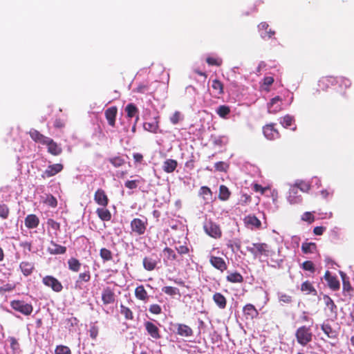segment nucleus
Masks as SVG:
<instances>
[{
    "label": "nucleus",
    "instance_id": "obj_19",
    "mask_svg": "<svg viewBox=\"0 0 354 354\" xmlns=\"http://www.w3.org/2000/svg\"><path fill=\"white\" fill-rule=\"evenodd\" d=\"M281 109V99L279 96L273 97L268 104L269 113H276Z\"/></svg>",
    "mask_w": 354,
    "mask_h": 354
},
{
    "label": "nucleus",
    "instance_id": "obj_13",
    "mask_svg": "<svg viewBox=\"0 0 354 354\" xmlns=\"http://www.w3.org/2000/svg\"><path fill=\"white\" fill-rule=\"evenodd\" d=\"M63 169V165L62 164H53L49 165L46 169L42 173L41 176L43 178L52 177Z\"/></svg>",
    "mask_w": 354,
    "mask_h": 354
},
{
    "label": "nucleus",
    "instance_id": "obj_22",
    "mask_svg": "<svg viewBox=\"0 0 354 354\" xmlns=\"http://www.w3.org/2000/svg\"><path fill=\"white\" fill-rule=\"evenodd\" d=\"M324 279L327 281L328 286L333 290L339 288V282L336 277L332 276L329 271H326L324 274Z\"/></svg>",
    "mask_w": 354,
    "mask_h": 354
},
{
    "label": "nucleus",
    "instance_id": "obj_53",
    "mask_svg": "<svg viewBox=\"0 0 354 354\" xmlns=\"http://www.w3.org/2000/svg\"><path fill=\"white\" fill-rule=\"evenodd\" d=\"M109 161L115 167H121L124 164V160L120 156H114L109 158Z\"/></svg>",
    "mask_w": 354,
    "mask_h": 354
},
{
    "label": "nucleus",
    "instance_id": "obj_32",
    "mask_svg": "<svg viewBox=\"0 0 354 354\" xmlns=\"http://www.w3.org/2000/svg\"><path fill=\"white\" fill-rule=\"evenodd\" d=\"M213 300L217 306L221 309H224L226 307L227 300L225 297L220 292H216L213 295Z\"/></svg>",
    "mask_w": 354,
    "mask_h": 354
},
{
    "label": "nucleus",
    "instance_id": "obj_40",
    "mask_svg": "<svg viewBox=\"0 0 354 354\" xmlns=\"http://www.w3.org/2000/svg\"><path fill=\"white\" fill-rule=\"evenodd\" d=\"M162 292H164L165 294L171 296V297H174L176 295H178L179 297H180V290L178 288H176V287L164 286L162 288Z\"/></svg>",
    "mask_w": 354,
    "mask_h": 354
},
{
    "label": "nucleus",
    "instance_id": "obj_57",
    "mask_svg": "<svg viewBox=\"0 0 354 354\" xmlns=\"http://www.w3.org/2000/svg\"><path fill=\"white\" fill-rule=\"evenodd\" d=\"M55 354H71V349L64 345H59L57 346L55 350Z\"/></svg>",
    "mask_w": 354,
    "mask_h": 354
},
{
    "label": "nucleus",
    "instance_id": "obj_11",
    "mask_svg": "<svg viewBox=\"0 0 354 354\" xmlns=\"http://www.w3.org/2000/svg\"><path fill=\"white\" fill-rule=\"evenodd\" d=\"M337 77L325 76L320 78L318 82V86L321 89L326 90L330 86L337 84Z\"/></svg>",
    "mask_w": 354,
    "mask_h": 354
},
{
    "label": "nucleus",
    "instance_id": "obj_33",
    "mask_svg": "<svg viewBox=\"0 0 354 354\" xmlns=\"http://www.w3.org/2000/svg\"><path fill=\"white\" fill-rule=\"evenodd\" d=\"M301 251L304 254H313L317 252V245L313 242H304L301 245Z\"/></svg>",
    "mask_w": 354,
    "mask_h": 354
},
{
    "label": "nucleus",
    "instance_id": "obj_52",
    "mask_svg": "<svg viewBox=\"0 0 354 354\" xmlns=\"http://www.w3.org/2000/svg\"><path fill=\"white\" fill-rule=\"evenodd\" d=\"M313 213L314 212H304L301 216V221L306 222L309 224L313 223L315 220V217Z\"/></svg>",
    "mask_w": 354,
    "mask_h": 354
},
{
    "label": "nucleus",
    "instance_id": "obj_1",
    "mask_svg": "<svg viewBox=\"0 0 354 354\" xmlns=\"http://www.w3.org/2000/svg\"><path fill=\"white\" fill-rule=\"evenodd\" d=\"M247 250L250 252L254 259H259L260 261L262 257L270 258L272 267L279 266L282 260L275 259V252L271 249L270 246L265 243H252L246 247Z\"/></svg>",
    "mask_w": 354,
    "mask_h": 354
},
{
    "label": "nucleus",
    "instance_id": "obj_36",
    "mask_svg": "<svg viewBox=\"0 0 354 354\" xmlns=\"http://www.w3.org/2000/svg\"><path fill=\"white\" fill-rule=\"evenodd\" d=\"M47 225L48 232L50 233V230H52L55 236H57V232L60 229V224L52 218H48L47 220Z\"/></svg>",
    "mask_w": 354,
    "mask_h": 354
},
{
    "label": "nucleus",
    "instance_id": "obj_23",
    "mask_svg": "<svg viewBox=\"0 0 354 354\" xmlns=\"http://www.w3.org/2000/svg\"><path fill=\"white\" fill-rule=\"evenodd\" d=\"M25 225L28 229L36 228L39 224V219L35 214H28L25 218Z\"/></svg>",
    "mask_w": 354,
    "mask_h": 354
},
{
    "label": "nucleus",
    "instance_id": "obj_31",
    "mask_svg": "<svg viewBox=\"0 0 354 354\" xmlns=\"http://www.w3.org/2000/svg\"><path fill=\"white\" fill-rule=\"evenodd\" d=\"M98 217L103 221H109L111 218V214L106 207H102L96 209Z\"/></svg>",
    "mask_w": 354,
    "mask_h": 354
},
{
    "label": "nucleus",
    "instance_id": "obj_39",
    "mask_svg": "<svg viewBox=\"0 0 354 354\" xmlns=\"http://www.w3.org/2000/svg\"><path fill=\"white\" fill-rule=\"evenodd\" d=\"M68 268L73 272H78L80 270L81 263L75 258H71L68 261Z\"/></svg>",
    "mask_w": 354,
    "mask_h": 354
},
{
    "label": "nucleus",
    "instance_id": "obj_7",
    "mask_svg": "<svg viewBox=\"0 0 354 354\" xmlns=\"http://www.w3.org/2000/svg\"><path fill=\"white\" fill-rule=\"evenodd\" d=\"M42 282L45 286L51 288L53 290L57 292H61L63 288L62 283L53 276L48 275L44 277Z\"/></svg>",
    "mask_w": 354,
    "mask_h": 354
},
{
    "label": "nucleus",
    "instance_id": "obj_38",
    "mask_svg": "<svg viewBox=\"0 0 354 354\" xmlns=\"http://www.w3.org/2000/svg\"><path fill=\"white\" fill-rule=\"evenodd\" d=\"M216 113L222 118H227L230 113V109L228 106L221 105L216 109Z\"/></svg>",
    "mask_w": 354,
    "mask_h": 354
},
{
    "label": "nucleus",
    "instance_id": "obj_8",
    "mask_svg": "<svg viewBox=\"0 0 354 354\" xmlns=\"http://www.w3.org/2000/svg\"><path fill=\"white\" fill-rule=\"evenodd\" d=\"M258 30L261 37L265 40L271 39L275 35V31L269 28L268 24L265 21L258 25Z\"/></svg>",
    "mask_w": 354,
    "mask_h": 354
},
{
    "label": "nucleus",
    "instance_id": "obj_6",
    "mask_svg": "<svg viewBox=\"0 0 354 354\" xmlns=\"http://www.w3.org/2000/svg\"><path fill=\"white\" fill-rule=\"evenodd\" d=\"M131 229L136 235H142L147 229V221L138 218H133L131 222Z\"/></svg>",
    "mask_w": 354,
    "mask_h": 354
},
{
    "label": "nucleus",
    "instance_id": "obj_14",
    "mask_svg": "<svg viewBox=\"0 0 354 354\" xmlns=\"http://www.w3.org/2000/svg\"><path fill=\"white\" fill-rule=\"evenodd\" d=\"M209 263L214 268L218 270L221 272H224L227 269V264L221 257L210 256Z\"/></svg>",
    "mask_w": 354,
    "mask_h": 354
},
{
    "label": "nucleus",
    "instance_id": "obj_60",
    "mask_svg": "<svg viewBox=\"0 0 354 354\" xmlns=\"http://www.w3.org/2000/svg\"><path fill=\"white\" fill-rule=\"evenodd\" d=\"M334 193V190L331 188H327L322 189L320 192V195L323 198H328L329 197H332Z\"/></svg>",
    "mask_w": 354,
    "mask_h": 354
},
{
    "label": "nucleus",
    "instance_id": "obj_24",
    "mask_svg": "<svg viewBox=\"0 0 354 354\" xmlns=\"http://www.w3.org/2000/svg\"><path fill=\"white\" fill-rule=\"evenodd\" d=\"M66 248L57 244L53 240L50 241V246L48 248V252L51 254H63L66 252Z\"/></svg>",
    "mask_w": 354,
    "mask_h": 354
},
{
    "label": "nucleus",
    "instance_id": "obj_49",
    "mask_svg": "<svg viewBox=\"0 0 354 354\" xmlns=\"http://www.w3.org/2000/svg\"><path fill=\"white\" fill-rule=\"evenodd\" d=\"M338 81L337 82V84L339 85V86L341 88H348L351 86V81L345 77H337Z\"/></svg>",
    "mask_w": 354,
    "mask_h": 354
},
{
    "label": "nucleus",
    "instance_id": "obj_5",
    "mask_svg": "<svg viewBox=\"0 0 354 354\" xmlns=\"http://www.w3.org/2000/svg\"><path fill=\"white\" fill-rule=\"evenodd\" d=\"M203 229L207 234L214 239H219L222 235L220 226L212 221H207L203 225Z\"/></svg>",
    "mask_w": 354,
    "mask_h": 354
},
{
    "label": "nucleus",
    "instance_id": "obj_48",
    "mask_svg": "<svg viewBox=\"0 0 354 354\" xmlns=\"http://www.w3.org/2000/svg\"><path fill=\"white\" fill-rule=\"evenodd\" d=\"M206 62L210 66H220L222 64L223 60L218 56H208L206 58Z\"/></svg>",
    "mask_w": 354,
    "mask_h": 354
},
{
    "label": "nucleus",
    "instance_id": "obj_55",
    "mask_svg": "<svg viewBox=\"0 0 354 354\" xmlns=\"http://www.w3.org/2000/svg\"><path fill=\"white\" fill-rule=\"evenodd\" d=\"M301 290L305 292L306 294H310L313 292H315L314 287L312 283L308 281L304 282L301 286Z\"/></svg>",
    "mask_w": 354,
    "mask_h": 354
},
{
    "label": "nucleus",
    "instance_id": "obj_21",
    "mask_svg": "<svg viewBox=\"0 0 354 354\" xmlns=\"http://www.w3.org/2000/svg\"><path fill=\"white\" fill-rule=\"evenodd\" d=\"M118 109L115 106L108 108L105 111V117L110 126L114 127L115 124V118L117 115Z\"/></svg>",
    "mask_w": 354,
    "mask_h": 354
},
{
    "label": "nucleus",
    "instance_id": "obj_18",
    "mask_svg": "<svg viewBox=\"0 0 354 354\" xmlns=\"http://www.w3.org/2000/svg\"><path fill=\"white\" fill-rule=\"evenodd\" d=\"M158 263L159 261L151 256L145 257L142 260L143 267L147 271L155 270Z\"/></svg>",
    "mask_w": 354,
    "mask_h": 354
},
{
    "label": "nucleus",
    "instance_id": "obj_44",
    "mask_svg": "<svg viewBox=\"0 0 354 354\" xmlns=\"http://www.w3.org/2000/svg\"><path fill=\"white\" fill-rule=\"evenodd\" d=\"M322 330L329 338H335L336 332L331 328L328 324L324 323L321 326Z\"/></svg>",
    "mask_w": 354,
    "mask_h": 354
},
{
    "label": "nucleus",
    "instance_id": "obj_16",
    "mask_svg": "<svg viewBox=\"0 0 354 354\" xmlns=\"http://www.w3.org/2000/svg\"><path fill=\"white\" fill-rule=\"evenodd\" d=\"M176 333L180 336L189 337L193 335L192 329L187 325L183 324H176Z\"/></svg>",
    "mask_w": 354,
    "mask_h": 354
},
{
    "label": "nucleus",
    "instance_id": "obj_4",
    "mask_svg": "<svg viewBox=\"0 0 354 354\" xmlns=\"http://www.w3.org/2000/svg\"><path fill=\"white\" fill-rule=\"evenodd\" d=\"M10 306L16 311L21 313L24 315H30L33 308L30 304L26 303L24 301L13 300L10 302Z\"/></svg>",
    "mask_w": 354,
    "mask_h": 354
},
{
    "label": "nucleus",
    "instance_id": "obj_37",
    "mask_svg": "<svg viewBox=\"0 0 354 354\" xmlns=\"http://www.w3.org/2000/svg\"><path fill=\"white\" fill-rule=\"evenodd\" d=\"M274 82V78L272 76H266L263 79L262 84H261V88L263 91L269 92L270 90V86Z\"/></svg>",
    "mask_w": 354,
    "mask_h": 354
},
{
    "label": "nucleus",
    "instance_id": "obj_61",
    "mask_svg": "<svg viewBox=\"0 0 354 354\" xmlns=\"http://www.w3.org/2000/svg\"><path fill=\"white\" fill-rule=\"evenodd\" d=\"M301 268L305 270L310 271L312 272L315 271L314 264L310 261H304L301 265Z\"/></svg>",
    "mask_w": 354,
    "mask_h": 354
},
{
    "label": "nucleus",
    "instance_id": "obj_12",
    "mask_svg": "<svg viewBox=\"0 0 354 354\" xmlns=\"http://www.w3.org/2000/svg\"><path fill=\"white\" fill-rule=\"evenodd\" d=\"M245 225L247 227L253 229H259L261 225V222L260 220L252 214H249L246 216L243 219Z\"/></svg>",
    "mask_w": 354,
    "mask_h": 354
},
{
    "label": "nucleus",
    "instance_id": "obj_15",
    "mask_svg": "<svg viewBox=\"0 0 354 354\" xmlns=\"http://www.w3.org/2000/svg\"><path fill=\"white\" fill-rule=\"evenodd\" d=\"M145 329L147 333L155 339L160 338V330L156 325L151 322H145Z\"/></svg>",
    "mask_w": 354,
    "mask_h": 354
},
{
    "label": "nucleus",
    "instance_id": "obj_17",
    "mask_svg": "<svg viewBox=\"0 0 354 354\" xmlns=\"http://www.w3.org/2000/svg\"><path fill=\"white\" fill-rule=\"evenodd\" d=\"M94 201L97 204L102 207H106L109 203V199L105 192L102 189H98L94 195Z\"/></svg>",
    "mask_w": 354,
    "mask_h": 354
},
{
    "label": "nucleus",
    "instance_id": "obj_45",
    "mask_svg": "<svg viewBox=\"0 0 354 354\" xmlns=\"http://www.w3.org/2000/svg\"><path fill=\"white\" fill-rule=\"evenodd\" d=\"M212 87L216 95H222L223 93V84L218 80H214L212 82Z\"/></svg>",
    "mask_w": 354,
    "mask_h": 354
},
{
    "label": "nucleus",
    "instance_id": "obj_62",
    "mask_svg": "<svg viewBox=\"0 0 354 354\" xmlns=\"http://www.w3.org/2000/svg\"><path fill=\"white\" fill-rule=\"evenodd\" d=\"M149 311L154 315H159L161 313L162 309L158 304H152L149 306Z\"/></svg>",
    "mask_w": 354,
    "mask_h": 354
},
{
    "label": "nucleus",
    "instance_id": "obj_50",
    "mask_svg": "<svg viewBox=\"0 0 354 354\" xmlns=\"http://www.w3.org/2000/svg\"><path fill=\"white\" fill-rule=\"evenodd\" d=\"M226 278L228 281L232 283H240L243 281V277L238 272L230 273Z\"/></svg>",
    "mask_w": 354,
    "mask_h": 354
},
{
    "label": "nucleus",
    "instance_id": "obj_47",
    "mask_svg": "<svg viewBox=\"0 0 354 354\" xmlns=\"http://www.w3.org/2000/svg\"><path fill=\"white\" fill-rule=\"evenodd\" d=\"M120 313L124 315L126 319L132 320L133 319V315L130 308L121 304L120 306Z\"/></svg>",
    "mask_w": 354,
    "mask_h": 354
},
{
    "label": "nucleus",
    "instance_id": "obj_3",
    "mask_svg": "<svg viewBox=\"0 0 354 354\" xmlns=\"http://www.w3.org/2000/svg\"><path fill=\"white\" fill-rule=\"evenodd\" d=\"M297 342L301 346L307 345L312 340L313 333L309 327H299L295 333Z\"/></svg>",
    "mask_w": 354,
    "mask_h": 354
},
{
    "label": "nucleus",
    "instance_id": "obj_35",
    "mask_svg": "<svg viewBox=\"0 0 354 354\" xmlns=\"http://www.w3.org/2000/svg\"><path fill=\"white\" fill-rule=\"evenodd\" d=\"M162 253L164 255L163 261L166 265L168 263V261H174L176 258L175 252L169 248L166 247L164 248Z\"/></svg>",
    "mask_w": 354,
    "mask_h": 354
},
{
    "label": "nucleus",
    "instance_id": "obj_56",
    "mask_svg": "<svg viewBox=\"0 0 354 354\" xmlns=\"http://www.w3.org/2000/svg\"><path fill=\"white\" fill-rule=\"evenodd\" d=\"M10 344V348L12 350L13 354H17L19 351V344L17 339L13 337H10L8 339Z\"/></svg>",
    "mask_w": 354,
    "mask_h": 354
},
{
    "label": "nucleus",
    "instance_id": "obj_51",
    "mask_svg": "<svg viewBox=\"0 0 354 354\" xmlns=\"http://www.w3.org/2000/svg\"><path fill=\"white\" fill-rule=\"evenodd\" d=\"M292 186H297L299 191L302 192H308L310 189V184L306 181H297Z\"/></svg>",
    "mask_w": 354,
    "mask_h": 354
},
{
    "label": "nucleus",
    "instance_id": "obj_41",
    "mask_svg": "<svg viewBox=\"0 0 354 354\" xmlns=\"http://www.w3.org/2000/svg\"><path fill=\"white\" fill-rule=\"evenodd\" d=\"M245 315L250 316V318H254L257 316L258 312L255 307L252 304H247L243 308Z\"/></svg>",
    "mask_w": 354,
    "mask_h": 354
},
{
    "label": "nucleus",
    "instance_id": "obj_59",
    "mask_svg": "<svg viewBox=\"0 0 354 354\" xmlns=\"http://www.w3.org/2000/svg\"><path fill=\"white\" fill-rule=\"evenodd\" d=\"M9 214V209L7 205L2 204L0 205V217L6 219L8 218Z\"/></svg>",
    "mask_w": 354,
    "mask_h": 354
},
{
    "label": "nucleus",
    "instance_id": "obj_34",
    "mask_svg": "<svg viewBox=\"0 0 354 354\" xmlns=\"http://www.w3.org/2000/svg\"><path fill=\"white\" fill-rule=\"evenodd\" d=\"M325 306L328 310H330L331 314L336 315L337 313V306L333 302V301L331 299L330 297L328 295H324L322 298Z\"/></svg>",
    "mask_w": 354,
    "mask_h": 354
},
{
    "label": "nucleus",
    "instance_id": "obj_20",
    "mask_svg": "<svg viewBox=\"0 0 354 354\" xmlns=\"http://www.w3.org/2000/svg\"><path fill=\"white\" fill-rule=\"evenodd\" d=\"M102 300L105 305L113 304L115 301L114 292L109 287L103 290L102 292Z\"/></svg>",
    "mask_w": 354,
    "mask_h": 354
},
{
    "label": "nucleus",
    "instance_id": "obj_28",
    "mask_svg": "<svg viewBox=\"0 0 354 354\" xmlns=\"http://www.w3.org/2000/svg\"><path fill=\"white\" fill-rule=\"evenodd\" d=\"M91 279V274L88 270L85 271L82 273H80L78 276L77 280L75 283V288L81 289L82 282H88L90 281Z\"/></svg>",
    "mask_w": 354,
    "mask_h": 354
},
{
    "label": "nucleus",
    "instance_id": "obj_54",
    "mask_svg": "<svg viewBox=\"0 0 354 354\" xmlns=\"http://www.w3.org/2000/svg\"><path fill=\"white\" fill-rule=\"evenodd\" d=\"M100 255L104 261H108L112 259V253L106 248H102L100 252Z\"/></svg>",
    "mask_w": 354,
    "mask_h": 354
},
{
    "label": "nucleus",
    "instance_id": "obj_64",
    "mask_svg": "<svg viewBox=\"0 0 354 354\" xmlns=\"http://www.w3.org/2000/svg\"><path fill=\"white\" fill-rule=\"evenodd\" d=\"M227 167H228L226 163H225L224 162H222V161L217 162L214 165L215 169L217 171H226Z\"/></svg>",
    "mask_w": 354,
    "mask_h": 354
},
{
    "label": "nucleus",
    "instance_id": "obj_63",
    "mask_svg": "<svg viewBox=\"0 0 354 354\" xmlns=\"http://www.w3.org/2000/svg\"><path fill=\"white\" fill-rule=\"evenodd\" d=\"M139 183L140 181L138 180H127L125 182L124 185L128 189H133L138 187Z\"/></svg>",
    "mask_w": 354,
    "mask_h": 354
},
{
    "label": "nucleus",
    "instance_id": "obj_26",
    "mask_svg": "<svg viewBox=\"0 0 354 354\" xmlns=\"http://www.w3.org/2000/svg\"><path fill=\"white\" fill-rule=\"evenodd\" d=\"M125 112L127 113V117L132 118L136 117V122L139 119L138 109L136 106L132 103L128 104L125 107Z\"/></svg>",
    "mask_w": 354,
    "mask_h": 354
},
{
    "label": "nucleus",
    "instance_id": "obj_30",
    "mask_svg": "<svg viewBox=\"0 0 354 354\" xmlns=\"http://www.w3.org/2000/svg\"><path fill=\"white\" fill-rule=\"evenodd\" d=\"M136 297L141 301H147L149 299V295L142 285L138 286L135 289Z\"/></svg>",
    "mask_w": 354,
    "mask_h": 354
},
{
    "label": "nucleus",
    "instance_id": "obj_27",
    "mask_svg": "<svg viewBox=\"0 0 354 354\" xmlns=\"http://www.w3.org/2000/svg\"><path fill=\"white\" fill-rule=\"evenodd\" d=\"M19 268L26 277L30 275L35 268V266L32 263L28 261H22L19 264Z\"/></svg>",
    "mask_w": 354,
    "mask_h": 354
},
{
    "label": "nucleus",
    "instance_id": "obj_29",
    "mask_svg": "<svg viewBox=\"0 0 354 354\" xmlns=\"http://www.w3.org/2000/svg\"><path fill=\"white\" fill-rule=\"evenodd\" d=\"M178 162L176 160L173 159H167L162 165V169L166 173L173 172L177 167Z\"/></svg>",
    "mask_w": 354,
    "mask_h": 354
},
{
    "label": "nucleus",
    "instance_id": "obj_46",
    "mask_svg": "<svg viewBox=\"0 0 354 354\" xmlns=\"http://www.w3.org/2000/svg\"><path fill=\"white\" fill-rule=\"evenodd\" d=\"M199 194L203 196L205 202H208L212 199V192L210 189L206 186H203L200 189Z\"/></svg>",
    "mask_w": 354,
    "mask_h": 354
},
{
    "label": "nucleus",
    "instance_id": "obj_58",
    "mask_svg": "<svg viewBox=\"0 0 354 354\" xmlns=\"http://www.w3.org/2000/svg\"><path fill=\"white\" fill-rule=\"evenodd\" d=\"M277 296L279 301L283 302L284 304H289L292 301L291 297L285 293L279 292L277 294Z\"/></svg>",
    "mask_w": 354,
    "mask_h": 354
},
{
    "label": "nucleus",
    "instance_id": "obj_42",
    "mask_svg": "<svg viewBox=\"0 0 354 354\" xmlns=\"http://www.w3.org/2000/svg\"><path fill=\"white\" fill-rule=\"evenodd\" d=\"M295 121V118L292 115H286L279 120L280 124L284 127L288 128L290 127Z\"/></svg>",
    "mask_w": 354,
    "mask_h": 354
},
{
    "label": "nucleus",
    "instance_id": "obj_10",
    "mask_svg": "<svg viewBox=\"0 0 354 354\" xmlns=\"http://www.w3.org/2000/svg\"><path fill=\"white\" fill-rule=\"evenodd\" d=\"M263 133L266 138L270 140L277 139L279 137L278 131L274 124H266L263 127Z\"/></svg>",
    "mask_w": 354,
    "mask_h": 354
},
{
    "label": "nucleus",
    "instance_id": "obj_43",
    "mask_svg": "<svg viewBox=\"0 0 354 354\" xmlns=\"http://www.w3.org/2000/svg\"><path fill=\"white\" fill-rule=\"evenodd\" d=\"M230 196L229 189L225 185H221L219 187L218 198L221 201H227Z\"/></svg>",
    "mask_w": 354,
    "mask_h": 354
},
{
    "label": "nucleus",
    "instance_id": "obj_2",
    "mask_svg": "<svg viewBox=\"0 0 354 354\" xmlns=\"http://www.w3.org/2000/svg\"><path fill=\"white\" fill-rule=\"evenodd\" d=\"M30 136L31 138L36 142H39L43 145H46L48 148V151L53 156H58L62 153V148L58 145L53 139L46 137L35 129L30 131Z\"/></svg>",
    "mask_w": 354,
    "mask_h": 354
},
{
    "label": "nucleus",
    "instance_id": "obj_25",
    "mask_svg": "<svg viewBox=\"0 0 354 354\" xmlns=\"http://www.w3.org/2000/svg\"><path fill=\"white\" fill-rule=\"evenodd\" d=\"M143 127L146 131L156 133L158 130V117L154 118L151 121L144 122Z\"/></svg>",
    "mask_w": 354,
    "mask_h": 354
},
{
    "label": "nucleus",
    "instance_id": "obj_9",
    "mask_svg": "<svg viewBox=\"0 0 354 354\" xmlns=\"http://www.w3.org/2000/svg\"><path fill=\"white\" fill-rule=\"evenodd\" d=\"M287 200L289 203L299 204L302 201L301 195L299 194V191L297 186H290L288 192V195L287 196Z\"/></svg>",
    "mask_w": 354,
    "mask_h": 354
}]
</instances>
